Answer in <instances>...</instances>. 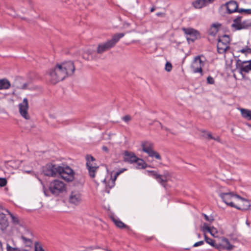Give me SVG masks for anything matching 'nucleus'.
I'll return each mask as SVG.
<instances>
[{"label": "nucleus", "mask_w": 251, "mask_h": 251, "mask_svg": "<svg viewBox=\"0 0 251 251\" xmlns=\"http://www.w3.org/2000/svg\"><path fill=\"white\" fill-rule=\"evenodd\" d=\"M102 150L103 151H105L106 152H108V149L107 147L106 146H103L102 147Z\"/></svg>", "instance_id": "8fccbe9b"}, {"label": "nucleus", "mask_w": 251, "mask_h": 251, "mask_svg": "<svg viewBox=\"0 0 251 251\" xmlns=\"http://www.w3.org/2000/svg\"><path fill=\"white\" fill-rule=\"evenodd\" d=\"M236 68L243 76V72L249 73L251 70V59L247 61H241L238 59L236 61Z\"/></svg>", "instance_id": "9d476101"}, {"label": "nucleus", "mask_w": 251, "mask_h": 251, "mask_svg": "<svg viewBox=\"0 0 251 251\" xmlns=\"http://www.w3.org/2000/svg\"><path fill=\"white\" fill-rule=\"evenodd\" d=\"M43 173L46 176H55L57 174L67 182L72 181L74 179L75 172L67 165L61 166L52 163L47 164L43 167Z\"/></svg>", "instance_id": "f03ea898"}, {"label": "nucleus", "mask_w": 251, "mask_h": 251, "mask_svg": "<svg viewBox=\"0 0 251 251\" xmlns=\"http://www.w3.org/2000/svg\"><path fill=\"white\" fill-rule=\"evenodd\" d=\"M202 230L204 232H208L209 233H210L211 235H213L211 228L208 226V224L206 223H204L203 224V226L202 227Z\"/></svg>", "instance_id": "2f4dec72"}, {"label": "nucleus", "mask_w": 251, "mask_h": 251, "mask_svg": "<svg viewBox=\"0 0 251 251\" xmlns=\"http://www.w3.org/2000/svg\"><path fill=\"white\" fill-rule=\"evenodd\" d=\"M26 84H24V85H23V86L22 87V89H24V88H25V87H26Z\"/></svg>", "instance_id": "5fc2aeb1"}, {"label": "nucleus", "mask_w": 251, "mask_h": 251, "mask_svg": "<svg viewBox=\"0 0 251 251\" xmlns=\"http://www.w3.org/2000/svg\"><path fill=\"white\" fill-rule=\"evenodd\" d=\"M246 224H247L248 226H250V223L248 222V221H246Z\"/></svg>", "instance_id": "6e6d98bb"}, {"label": "nucleus", "mask_w": 251, "mask_h": 251, "mask_svg": "<svg viewBox=\"0 0 251 251\" xmlns=\"http://www.w3.org/2000/svg\"><path fill=\"white\" fill-rule=\"evenodd\" d=\"M135 163H137V166L136 168L137 169H145L147 166V163L142 159L139 158L137 162H136Z\"/></svg>", "instance_id": "c756f323"}, {"label": "nucleus", "mask_w": 251, "mask_h": 251, "mask_svg": "<svg viewBox=\"0 0 251 251\" xmlns=\"http://www.w3.org/2000/svg\"><path fill=\"white\" fill-rule=\"evenodd\" d=\"M21 238L23 240V241L24 242V243L25 244H29V245L32 244V240H33V238H30L29 237H26V236H24V235H22L21 236Z\"/></svg>", "instance_id": "72a5a7b5"}, {"label": "nucleus", "mask_w": 251, "mask_h": 251, "mask_svg": "<svg viewBox=\"0 0 251 251\" xmlns=\"http://www.w3.org/2000/svg\"><path fill=\"white\" fill-rule=\"evenodd\" d=\"M3 207L1 205H0V209H2Z\"/></svg>", "instance_id": "4d7b16f0"}, {"label": "nucleus", "mask_w": 251, "mask_h": 251, "mask_svg": "<svg viewBox=\"0 0 251 251\" xmlns=\"http://www.w3.org/2000/svg\"><path fill=\"white\" fill-rule=\"evenodd\" d=\"M244 14L247 15H251V9H245Z\"/></svg>", "instance_id": "49530a36"}, {"label": "nucleus", "mask_w": 251, "mask_h": 251, "mask_svg": "<svg viewBox=\"0 0 251 251\" xmlns=\"http://www.w3.org/2000/svg\"><path fill=\"white\" fill-rule=\"evenodd\" d=\"M112 48L113 47L109 41H107L106 42L100 44L98 45L97 52L99 54H102Z\"/></svg>", "instance_id": "2eb2a0df"}, {"label": "nucleus", "mask_w": 251, "mask_h": 251, "mask_svg": "<svg viewBox=\"0 0 251 251\" xmlns=\"http://www.w3.org/2000/svg\"><path fill=\"white\" fill-rule=\"evenodd\" d=\"M242 29H247L251 26V19H247L242 21Z\"/></svg>", "instance_id": "7c9ffc66"}, {"label": "nucleus", "mask_w": 251, "mask_h": 251, "mask_svg": "<svg viewBox=\"0 0 251 251\" xmlns=\"http://www.w3.org/2000/svg\"><path fill=\"white\" fill-rule=\"evenodd\" d=\"M97 248V249H100V248L99 247H98Z\"/></svg>", "instance_id": "e2e57ef3"}, {"label": "nucleus", "mask_w": 251, "mask_h": 251, "mask_svg": "<svg viewBox=\"0 0 251 251\" xmlns=\"http://www.w3.org/2000/svg\"><path fill=\"white\" fill-rule=\"evenodd\" d=\"M6 211L8 212L9 215L10 216L11 218V222L13 224H14L15 226L19 225L20 226H22L23 223L22 221H21L18 217L14 215L12 213H11L10 211L7 210Z\"/></svg>", "instance_id": "bb28decb"}, {"label": "nucleus", "mask_w": 251, "mask_h": 251, "mask_svg": "<svg viewBox=\"0 0 251 251\" xmlns=\"http://www.w3.org/2000/svg\"><path fill=\"white\" fill-rule=\"evenodd\" d=\"M221 241L222 242L226 243V245H224V244H222V243L218 244L216 243L214 247L215 248L218 249L220 251L225 250L227 251H231L233 249L234 246L230 244L229 240L227 238L223 237L221 239Z\"/></svg>", "instance_id": "ddd939ff"}, {"label": "nucleus", "mask_w": 251, "mask_h": 251, "mask_svg": "<svg viewBox=\"0 0 251 251\" xmlns=\"http://www.w3.org/2000/svg\"><path fill=\"white\" fill-rule=\"evenodd\" d=\"M75 70V67L74 62L72 61L57 64L53 69H51L49 72L48 75L50 77V81L53 84H56L67 76L72 75Z\"/></svg>", "instance_id": "f257e3e1"}, {"label": "nucleus", "mask_w": 251, "mask_h": 251, "mask_svg": "<svg viewBox=\"0 0 251 251\" xmlns=\"http://www.w3.org/2000/svg\"><path fill=\"white\" fill-rule=\"evenodd\" d=\"M143 151L147 153L150 157H154L158 160H161V157L156 151L153 150L154 144L150 141H144L141 144Z\"/></svg>", "instance_id": "423d86ee"}, {"label": "nucleus", "mask_w": 251, "mask_h": 251, "mask_svg": "<svg viewBox=\"0 0 251 251\" xmlns=\"http://www.w3.org/2000/svg\"><path fill=\"white\" fill-rule=\"evenodd\" d=\"M221 26L222 25L218 23H215L212 24L208 31L209 35L215 36L218 32Z\"/></svg>", "instance_id": "aec40b11"}, {"label": "nucleus", "mask_w": 251, "mask_h": 251, "mask_svg": "<svg viewBox=\"0 0 251 251\" xmlns=\"http://www.w3.org/2000/svg\"><path fill=\"white\" fill-rule=\"evenodd\" d=\"M193 6L197 9L201 8L207 5L206 0H196L192 2Z\"/></svg>", "instance_id": "393cba45"}, {"label": "nucleus", "mask_w": 251, "mask_h": 251, "mask_svg": "<svg viewBox=\"0 0 251 251\" xmlns=\"http://www.w3.org/2000/svg\"><path fill=\"white\" fill-rule=\"evenodd\" d=\"M198 235L199 238H200L201 237V235L200 234H199Z\"/></svg>", "instance_id": "bf43d9fd"}, {"label": "nucleus", "mask_w": 251, "mask_h": 251, "mask_svg": "<svg viewBox=\"0 0 251 251\" xmlns=\"http://www.w3.org/2000/svg\"><path fill=\"white\" fill-rule=\"evenodd\" d=\"M219 196L227 205L232 207H235V205L232 201V198L241 199V196L231 192L221 193L220 194Z\"/></svg>", "instance_id": "6e6552de"}, {"label": "nucleus", "mask_w": 251, "mask_h": 251, "mask_svg": "<svg viewBox=\"0 0 251 251\" xmlns=\"http://www.w3.org/2000/svg\"><path fill=\"white\" fill-rule=\"evenodd\" d=\"M123 154V160L125 162L132 164L137 162L138 160H139V158L132 151H125Z\"/></svg>", "instance_id": "f8f14e48"}, {"label": "nucleus", "mask_w": 251, "mask_h": 251, "mask_svg": "<svg viewBox=\"0 0 251 251\" xmlns=\"http://www.w3.org/2000/svg\"><path fill=\"white\" fill-rule=\"evenodd\" d=\"M160 176L161 179L163 180V181H160V184L164 187H165L166 183L171 177V175L168 171H165L162 175H160Z\"/></svg>", "instance_id": "4be33fe9"}, {"label": "nucleus", "mask_w": 251, "mask_h": 251, "mask_svg": "<svg viewBox=\"0 0 251 251\" xmlns=\"http://www.w3.org/2000/svg\"><path fill=\"white\" fill-rule=\"evenodd\" d=\"M7 184V180L5 178L0 177V186L4 187Z\"/></svg>", "instance_id": "79ce46f5"}, {"label": "nucleus", "mask_w": 251, "mask_h": 251, "mask_svg": "<svg viewBox=\"0 0 251 251\" xmlns=\"http://www.w3.org/2000/svg\"><path fill=\"white\" fill-rule=\"evenodd\" d=\"M23 235L26 237H29L30 238H33V235L32 233L28 229L25 230V232Z\"/></svg>", "instance_id": "37998d69"}, {"label": "nucleus", "mask_w": 251, "mask_h": 251, "mask_svg": "<svg viewBox=\"0 0 251 251\" xmlns=\"http://www.w3.org/2000/svg\"><path fill=\"white\" fill-rule=\"evenodd\" d=\"M202 215L204 217L205 220L206 221L209 222L210 223H212L214 220V219L213 218V216H208L204 213H202Z\"/></svg>", "instance_id": "e433bc0d"}, {"label": "nucleus", "mask_w": 251, "mask_h": 251, "mask_svg": "<svg viewBox=\"0 0 251 251\" xmlns=\"http://www.w3.org/2000/svg\"><path fill=\"white\" fill-rule=\"evenodd\" d=\"M165 70L167 72H170L172 69V65L170 62H167L165 64Z\"/></svg>", "instance_id": "ea45409f"}, {"label": "nucleus", "mask_w": 251, "mask_h": 251, "mask_svg": "<svg viewBox=\"0 0 251 251\" xmlns=\"http://www.w3.org/2000/svg\"><path fill=\"white\" fill-rule=\"evenodd\" d=\"M227 13L231 14L236 12L238 10V5L237 2L231 0L226 4Z\"/></svg>", "instance_id": "dca6fc26"}, {"label": "nucleus", "mask_w": 251, "mask_h": 251, "mask_svg": "<svg viewBox=\"0 0 251 251\" xmlns=\"http://www.w3.org/2000/svg\"><path fill=\"white\" fill-rule=\"evenodd\" d=\"M239 52H241L242 53H251V49L246 46L245 48H243L240 50Z\"/></svg>", "instance_id": "58836bf2"}, {"label": "nucleus", "mask_w": 251, "mask_h": 251, "mask_svg": "<svg viewBox=\"0 0 251 251\" xmlns=\"http://www.w3.org/2000/svg\"><path fill=\"white\" fill-rule=\"evenodd\" d=\"M148 175L154 178L156 181L160 184V181H163V180L161 179L160 174H158L155 171H147Z\"/></svg>", "instance_id": "a878e982"}, {"label": "nucleus", "mask_w": 251, "mask_h": 251, "mask_svg": "<svg viewBox=\"0 0 251 251\" xmlns=\"http://www.w3.org/2000/svg\"><path fill=\"white\" fill-rule=\"evenodd\" d=\"M103 181L104 182H105L106 181V179H104L103 180Z\"/></svg>", "instance_id": "052dcab7"}, {"label": "nucleus", "mask_w": 251, "mask_h": 251, "mask_svg": "<svg viewBox=\"0 0 251 251\" xmlns=\"http://www.w3.org/2000/svg\"><path fill=\"white\" fill-rule=\"evenodd\" d=\"M49 190L53 195L58 196L66 191V185L61 180L55 179L52 181L49 185Z\"/></svg>", "instance_id": "39448f33"}, {"label": "nucleus", "mask_w": 251, "mask_h": 251, "mask_svg": "<svg viewBox=\"0 0 251 251\" xmlns=\"http://www.w3.org/2000/svg\"><path fill=\"white\" fill-rule=\"evenodd\" d=\"M35 251H45L42 245L39 242H35L34 244Z\"/></svg>", "instance_id": "c9c22d12"}, {"label": "nucleus", "mask_w": 251, "mask_h": 251, "mask_svg": "<svg viewBox=\"0 0 251 251\" xmlns=\"http://www.w3.org/2000/svg\"><path fill=\"white\" fill-rule=\"evenodd\" d=\"M86 160V168L88 171V173L91 178H94L95 173L99 168V165L96 162V159L91 155L87 154L85 156Z\"/></svg>", "instance_id": "20e7f679"}, {"label": "nucleus", "mask_w": 251, "mask_h": 251, "mask_svg": "<svg viewBox=\"0 0 251 251\" xmlns=\"http://www.w3.org/2000/svg\"><path fill=\"white\" fill-rule=\"evenodd\" d=\"M204 57L202 55H198L194 57L191 65V69L193 73H200L201 75H203L202 67L205 65Z\"/></svg>", "instance_id": "7ed1b4c3"}, {"label": "nucleus", "mask_w": 251, "mask_h": 251, "mask_svg": "<svg viewBox=\"0 0 251 251\" xmlns=\"http://www.w3.org/2000/svg\"><path fill=\"white\" fill-rule=\"evenodd\" d=\"M19 107L21 116L26 120L29 119L30 116L27 113L28 103L27 98L24 99L23 102L19 104Z\"/></svg>", "instance_id": "9b49d317"}, {"label": "nucleus", "mask_w": 251, "mask_h": 251, "mask_svg": "<svg viewBox=\"0 0 251 251\" xmlns=\"http://www.w3.org/2000/svg\"><path fill=\"white\" fill-rule=\"evenodd\" d=\"M230 38L228 35L219 36L217 45V51L220 54L225 53L229 48Z\"/></svg>", "instance_id": "0eeeda50"}, {"label": "nucleus", "mask_w": 251, "mask_h": 251, "mask_svg": "<svg viewBox=\"0 0 251 251\" xmlns=\"http://www.w3.org/2000/svg\"><path fill=\"white\" fill-rule=\"evenodd\" d=\"M155 7L154 6H153V7H152L151 8L150 11H151V12H153L155 10Z\"/></svg>", "instance_id": "603ef678"}, {"label": "nucleus", "mask_w": 251, "mask_h": 251, "mask_svg": "<svg viewBox=\"0 0 251 251\" xmlns=\"http://www.w3.org/2000/svg\"><path fill=\"white\" fill-rule=\"evenodd\" d=\"M222 244H224V245H226V243H225L224 242H222Z\"/></svg>", "instance_id": "680f3d73"}, {"label": "nucleus", "mask_w": 251, "mask_h": 251, "mask_svg": "<svg viewBox=\"0 0 251 251\" xmlns=\"http://www.w3.org/2000/svg\"><path fill=\"white\" fill-rule=\"evenodd\" d=\"M204 244V242L203 241H200L198 242L195 243L193 245L194 247H197L200 246H201Z\"/></svg>", "instance_id": "a18cd8bd"}, {"label": "nucleus", "mask_w": 251, "mask_h": 251, "mask_svg": "<svg viewBox=\"0 0 251 251\" xmlns=\"http://www.w3.org/2000/svg\"><path fill=\"white\" fill-rule=\"evenodd\" d=\"M239 199L241 200L242 205L240 206H237L235 205V207L234 208L238 210H241L242 211H245L249 209L250 207V201L248 200H246L242 197L241 199Z\"/></svg>", "instance_id": "6ab92c4d"}, {"label": "nucleus", "mask_w": 251, "mask_h": 251, "mask_svg": "<svg viewBox=\"0 0 251 251\" xmlns=\"http://www.w3.org/2000/svg\"><path fill=\"white\" fill-rule=\"evenodd\" d=\"M245 9H244V8H238V10H237V11L236 12H239V13H245Z\"/></svg>", "instance_id": "09e8293b"}, {"label": "nucleus", "mask_w": 251, "mask_h": 251, "mask_svg": "<svg viewBox=\"0 0 251 251\" xmlns=\"http://www.w3.org/2000/svg\"><path fill=\"white\" fill-rule=\"evenodd\" d=\"M204 238H205V242L207 244L210 245L211 246H212L213 247H215V245L216 244V243H215V240H214L213 239H212L211 238L208 237L206 235H204Z\"/></svg>", "instance_id": "473e14b6"}, {"label": "nucleus", "mask_w": 251, "mask_h": 251, "mask_svg": "<svg viewBox=\"0 0 251 251\" xmlns=\"http://www.w3.org/2000/svg\"><path fill=\"white\" fill-rule=\"evenodd\" d=\"M182 30L186 35V38L188 43L194 42L200 38L199 32L194 28L183 27Z\"/></svg>", "instance_id": "1a4fd4ad"}, {"label": "nucleus", "mask_w": 251, "mask_h": 251, "mask_svg": "<svg viewBox=\"0 0 251 251\" xmlns=\"http://www.w3.org/2000/svg\"><path fill=\"white\" fill-rule=\"evenodd\" d=\"M8 225L9 222L6 215L3 213H0V226L1 229L2 231L5 230Z\"/></svg>", "instance_id": "a211bd4d"}, {"label": "nucleus", "mask_w": 251, "mask_h": 251, "mask_svg": "<svg viewBox=\"0 0 251 251\" xmlns=\"http://www.w3.org/2000/svg\"><path fill=\"white\" fill-rule=\"evenodd\" d=\"M242 116L248 120H251V110L244 108L240 109Z\"/></svg>", "instance_id": "c85d7f7f"}, {"label": "nucleus", "mask_w": 251, "mask_h": 251, "mask_svg": "<svg viewBox=\"0 0 251 251\" xmlns=\"http://www.w3.org/2000/svg\"><path fill=\"white\" fill-rule=\"evenodd\" d=\"M7 251H21V250L17 248H12L9 244L6 245Z\"/></svg>", "instance_id": "4c0bfd02"}, {"label": "nucleus", "mask_w": 251, "mask_h": 251, "mask_svg": "<svg viewBox=\"0 0 251 251\" xmlns=\"http://www.w3.org/2000/svg\"><path fill=\"white\" fill-rule=\"evenodd\" d=\"M207 83L209 84H213L215 83V80L214 78L210 75H209L207 77Z\"/></svg>", "instance_id": "a19ab883"}, {"label": "nucleus", "mask_w": 251, "mask_h": 251, "mask_svg": "<svg viewBox=\"0 0 251 251\" xmlns=\"http://www.w3.org/2000/svg\"><path fill=\"white\" fill-rule=\"evenodd\" d=\"M162 14H162V13H161V12H158V13H157L156 14V15L157 16L159 17V16H161L162 15Z\"/></svg>", "instance_id": "3c124183"}, {"label": "nucleus", "mask_w": 251, "mask_h": 251, "mask_svg": "<svg viewBox=\"0 0 251 251\" xmlns=\"http://www.w3.org/2000/svg\"><path fill=\"white\" fill-rule=\"evenodd\" d=\"M122 120L125 121L126 123L128 122L131 120V117L129 115H126L122 118Z\"/></svg>", "instance_id": "c03bdc74"}, {"label": "nucleus", "mask_w": 251, "mask_h": 251, "mask_svg": "<svg viewBox=\"0 0 251 251\" xmlns=\"http://www.w3.org/2000/svg\"><path fill=\"white\" fill-rule=\"evenodd\" d=\"M81 200V195L79 192H72L69 199L70 203L77 205L80 203Z\"/></svg>", "instance_id": "4468645a"}, {"label": "nucleus", "mask_w": 251, "mask_h": 251, "mask_svg": "<svg viewBox=\"0 0 251 251\" xmlns=\"http://www.w3.org/2000/svg\"><path fill=\"white\" fill-rule=\"evenodd\" d=\"M125 36V33H120L114 34L111 40H108L111 46L114 47L116 43Z\"/></svg>", "instance_id": "412c9836"}, {"label": "nucleus", "mask_w": 251, "mask_h": 251, "mask_svg": "<svg viewBox=\"0 0 251 251\" xmlns=\"http://www.w3.org/2000/svg\"><path fill=\"white\" fill-rule=\"evenodd\" d=\"M126 170V169L123 168V169H121L119 171H117V172H115V173L114 174L113 176H112V175H111L112 178L110 180H111L110 184H108L107 186L110 188H111L113 187H114V186L115 185V181L116 180V179L117 177H118V176L119 175H120L121 173H123L124 172H125Z\"/></svg>", "instance_id": "5701e85b"}, {"label": "nucleus", "mask_w": 251, "mask_h": 251, "mask_svg": "<svg viewBox=\"0 0 251 251\" xmlns=\"http://www.w3.org/2000/svg\"><path fill=\"white\" fill-rule=\"evenodd\" d=\"M0 251H3L1 243L0 242Z\"/></svg>", "instance_id": "864d4df0"}, {"label": "nucleus", "mask_w": 251, "mask_h": 251, "mask_svg": "<svg viewBox=\"0 0 251 251\" xmlns=\"http://www.w3.org/2000/svg\"><path fill=\"white\" fill-rule=\"evenodd\" d=\"M21 251H28L26 250H21Z\"/></svg>", "instance_id": "13d9d810"}, {"label": "nucleus", "mask_w": 251, "mask_h": 251, "mask_svg": "<svg viewBox=\"0 0 251 251\" xmlns=\"http://www.w3.org/2000/svg\"><path fill=\"white\" fill-rule=\"evenodd\" d=\"M201 132L203 133L202 135L203 138L208 139H212V138H213V136L210 132L203 130H201Z\"/></svg>", "instance_id": "f704fd0d"}, {"label": "nucleus", "mask_w": 251, "mask_h": 251, "mask_svg": "<svg viewBox=\"0 0 251 251\" xmlns=\"http://www.w3.org/2000/svg\"><path fill=\"white\" fill-rule=\"evenodd\" d=\"M111 219L115 225L120 228H128V226L122 222L119 218L111 216Z\"/></svg>", "instance_id": "b1692460"}, {"label": "nucleus", "mask_w": 251, "mask_h": 251, "mask_svg": "<svg viewBox=\"0 0 251 251\" xmlns=\"http://www.w3.org/2000/svg\"><path fill=\"white\" fill-rule=\"evenodd\" d=\"M212 140H215L218 142H221V139L219 136L217 137H213V138H212Z\"/></svg>", "instance_id": "de8ad7c7"}, {"label": "nucleus", "mask_w": 251, "mask_h": 251, "mask_svg": "<svg viewBox=\"0 0 251 251\" xmlns=\"http://www.w3.org/2000/svg\"><path fill=\"white\" fill-rule=\"evenodd\" d=\"M10 86V83L8 79L6 78L0 79V90L8 89Z\"/></svg>", "instance_id": "cd10ccee"}, {"label": "nucleus", "mask_w": 251, "mask_h": 251, "mask_svg": "<svg viewBox=\"0 0 251 251\" xmlns=\"http://www.w3.org/2000/svg\"><path fill=\"white\" fill-rule=\"evenodd\" d=\"M242 16H237L233 20L231 25V27L236 30H240L242 29Z\"/></svg>", "instance_id": "f3484780"}]
</instances>
